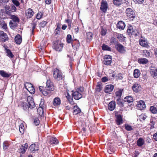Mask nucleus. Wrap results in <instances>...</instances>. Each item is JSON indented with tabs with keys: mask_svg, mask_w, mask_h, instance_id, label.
Returning <instances> with one entry per match:
<instances>
[{
	"mask_svg": "<svg viewBox=\"0 0 157 157\" xmlns=\"http://www.w3.org/2000/svg\"><path fill=\"white\" fill-rule=\"evenodd\" d=\"M127 32L129 36L133 35L135 36H136L140 35V33L138 30L135 27H133L132 26L128 27Z\"/></svg>",
	"mask_w": 157,
	"mask_h": 157,
	"instance_id": "obj_1",
	"label": "nucleus"
},
{
	"mask_svg": "<svg viewBox=\"0 0 157 157\" xmlns=\"http://www.w3.org/2000/svg\"><path fill=\"white\" fill-rule=\"evenodd\" d=\"M71 101L70 102V104H71L72 106H70V108H72L73 110V113L74 114L76 115L78 113H80L81 112V110L77 106V104L75 103H74L72 101L73 99H71Z\"/></svg>",
	"mask_w": 157,
	"mask_h": 157,
	"instance_id": "obj_2",
	"label": "nucleus"
},
{
	"mask_svg": "<svg viewBox=\"0 0 157 157\" xmlns=\"http://www.w3.org/2000/svg\"><path fill=\"white\" fill-rule=\"evenodd\" d=\"M63 44L59 41H55L53 43V47L56 51H61L63 47Z\"/></svg>",
	"mask_w": 157,
	"mask_h": 157,
	"instance_id": "obj_3",
	"label": "nucleus"
},
{
	"mask_svg": "<svg viewBox=\"0 0 157 157\" xmlns=\"http://www.w3.org/2000/svg\"><path fill=\"white\" fill-rule=\"evenodd\" d=\"M127 16L132 20H133L135 17V14L134 11L131 8H128L125 11Z\"/></svg>",
	"mask_w": 157,
	"mask_h": 157,
	"instance_id": "obj_4",
	"label": "nucleus"
},
{
	"mask_svg": "<svg viewBox=\"0 0 157 157\" xmlns=\"http://www.w3.org/2000/svg\"><path fill=\"white\" fill-rule=\"evenodd\" d=\"M53 76L54 78L57 80H60L62 79L63 77L57 68L54 69Z\"/></svg>",
	"mask_w": 157,
	"mask_h": 157,
	"instance_id": "obj_5",
	"label": "nucleus"
},
{
	"mask_svg": "<svg viewBox=\"0 0 157 157\" xmlns=\"http://www.w3.org/2000/svg\"><path fill=\"white\" fill-rule=\"evenodd\" d=\"M26 89L31 94H34L35 90L33 85L31 83L26 82L25 85Z\"/></svg>",
	"mask_w": 157,
	"mask_h": 157,
	"instance_id": "obj_6",
	"label": "nucleus"
},
{
	"mask_svg": "<svg viewBox=\"0 0 157 157\" xmlns=\"http://www.w3.org/2000/svg\"><path fill=\"white\" fill-rule=\"evenodd\" d=\"M27 101L29 104V107L31 109L34 108L35 106V104L34 99L31 96H28L27 98Z\"/></svg>",
	"mask_w": 157,
	"mask_h": 157,
	"instance_id": "obj_7",
	"label": "nucleus"
},
{
	"mask_svg": "<svg viewBox=\"0 0 157 157\" xmlns=\"http://www.w3.org/2000/svg\"><path fill=\"white\" fill-rule=\"evenodd\" d=\"M104 63L107 65H110L112 62L111 56H110L106 55L104 56Z\"/></svg>",
	"mask_w": 157,
	"mask_h": 157,
	"instance_id": "obj_8",
	"label": "nucleus"
},
{
	"mask_svg": "<svg viewBox=\"0 0 157 157\" xmlns=\"http://www.w3.org/2000/svg\"><path fill=\"white\" fill-rule=\"evenodd\" d=\"M140 44L144 47H147L148 46V42L146 39L141 36L139 40Z\"/></svg>",
	"mask_w": 157,
	"mask_h": 157,
	"instance_id": "obj_9",
	"label": "nucleus"
},
{
	"mask_svg": "<svg viewBox=\"0 0 157 157\" xmlns=\"http://www.w3.org/2000/svg\"><path fill=\"white\" fill-rule=\"evenodd\" d=\"M45 88L51 91H53L54 89L52 82L49 80L47 81Z\"/></svg>",
	"mask_w": 157,
	"mask_h": 157,
	"instance_id": "obj_10",
	"label": "nucleus"
},
{
	"mask_svg": "<svg viewBox=\"0 0 157 157\" xmlns=\"http://www.w3.org/2000/svg\"><path fill=\"white\" fill-rule=\"evenodd\" d=\"M136 106L137 108L141 110L143 109L146 107L145 102L142 100H140L138 102Z\"/></svg>",
	"mask_w": 157,
	"mask_h": 157,
	"instance_id": "obj_11",
	"label": "nucleus"
},
{
	"mask_svg": "<svg viewBox=\"0 0 157 157\" xmlns=\"http://www.w3.org/2000/svg\"><path fill=\"white\" fill-rule=\"evenodd\" d=\"M72 95L74 99L77 100H79L82 97L81 94L77 90L72 93Z\"/></svg>",
	"mask_w": 157,
	"mask_h": 157,
	"instance_id": "obj_12",
	"label": "nucleus"
},
{
	"mask_svg": "<svg viewBox=\"0 0 157 157\" xmlns=\"http://www.w3.org/2000/svg\"><path fill=\"white\" fill-rule=\"evenodd\" d=\"M133 91L136 92H138L141 90V87L140 84H135L132 86Z\"/></svg>",
	"mask_w": 157,
	"mask_h": 157,
	"instance_id": "obj_13",
	"label": "nucleus"
},
{
	"mask_svg": "<svg viewBox=\"0 0 157 157\" xmlns=\"http://www.w3.org/2000/svg\"><path fill=\"white\" fill-rule=\"evenodd\" d=\"M25 14L27 18H30L33 15L34 12L31 9L29 8L26 10Z\"/></svg>",
	"mask_w": 157,
	"mask_h": 157,
	"instance_id": "obj_14",
	"label": "nucleus"
},
{
	"mask_svg": "<svg viewBox=\"0 0 157 157\" xmlns=\"http://www.w3.org/2000/svg\"><path fill=\"white\" fill-rule=\"evenodd\" d=\"M108 8L107 3L105 1H103L101 3V6L100 7L101 10L103 12L105 13L106 12Z\"/></svg>",
	"mask_w": 157,
	"mask_h": 157,
	"instance_id": "obj_15",
	"label": "nucleus"
},
{
	"mask_svg": "<svg viewBox=\"0 0 157 157\" xmlns=\"http://www.w3.org/2000/svg\"><path fill=\"white\" fill-rule=\"evenodd\" d=\"M151 75L153 77L157 76V69L154 67H151L150 70Z\"/></svg>",
	"mask_w": 157,
	"mask_h": 157,
	"instance_id": "obj_16",
	"label": "nucleus"
},
{
	"mask_svg": "<svg viewBox=\"0 0 157 157\" xmlns=\"http://www.w3.org/2000/svg\"><path fill=\"white\" fill-rule=\"evenodd\" d=\"M114 88V86L112 85H108L105 88V93H109L112 92Z\"/></svg>",
	"mask_w": 157,
	"mask_h": 157,
	"instance_id": "obj_17",
	"label": "nucleus"
},
{
	"mask_svg": "<svg viewBox=\"0 0 157 157\" xmlns=\"http://www.w3.org/2000/svg\"><path fill=\"white\" fill-rule=\"evenodd\" d=\"M0 35L1 40L3 42H5L8 40V37L6 34L4 33L3 32H1L0 33Z\"/></svg>",
	"mask_w": 157,
	"mask_h": 157,
	"instance_id": "obj_18",
	"label": "nucleus"
},
{
	"mask_svg": "<svg viewBox=\"0 0 157 157\" xmlns=\"http://www.w3.org/2000/svg\"><path fill=\"white\" fill-rule=\"evenodd\" d=\"M116 123L117 125H120L123 123L122 118L120 114L116 115Z\"/></svg>",
	"mask_w": 157,
	"mask_h": 157,
	"instance_id": "obj_19",
	"label": "nucleus"
},
{
	"mask_svg": "<svg viewBox=\"0 0 157 157\" xmlns=\"http://www.w3.org/2000/svg\"><path fill=\"white\" fill-rule=\"evenodd\" d=\"M29 149L32 152L37 151L38 150L37 144H31L29 147Z\"/></svg>",
	"mask_w": 157,
	"mask_h": 157,
	"instance_id": "obj_20",
	"label": "nucleus"
},
{
	"mask_svg": "<svg viewBox=\"0 0 157 157\" xmlns=\"http://www.w3.org/2000/svg\"><path fill=\"white\" fill-rule=\"evenodd\" d=\"M116 104L115 101H112L110 102L108 105V108L110 111L113 110L115 107Z\"/></svg>",
	"mask_w": 157,
	"mask_h": 157,
	"instance_id": "obj_21",
	"label": "nucleus"
},
{
	"mask_svg": "<svg viewBox=\"0 0 157 157\" xmlns=\"http://www.w3.org/2000/svg\"><path fill=\"white\" fill-rule=\"evenodd\" d=\"M117 49L118 51L121 53L125 52V50L124 47L121 44H118L117 45Z\"/></svg>",
	"mask_w": 157,
	"mask_h": 157,
	"instance_id": "obj_22",
	"label": "nucleus"
},
{
	"mask_svg": "<svg viewBox=\"0 0 157 157\" xmlns=\"http://www.w3.org/2000/svg\"><path fill=\"white\" fill-rule=\"evenodd\" d=\"M124 23L122 21H119L117 24V28L120 30H123L125 27Z\"/></svg>",
	"mask_w": 157,
	"mask_h": 157,
	"instance_id": "obj_23",
	"label": "nucleus"
},
{
	"mask_svg": "<svg viewBox=\"0 0 157 157\" xmlns=\"http://www.w3.org/2000/svg\"><path fill=\"white\" fill-rule=\"evenodd\" d=\"M0 75L3 77L8 78L10 76V74L8 73L3 70L0 71Z\"/></svg>",
	"mask_w": 157,
	"mask_h": 157,
	"instance_id": "obj_24",
	"label": "nucleus"
},
{
	"mask_svg": "<svg viewBox=\"0 0 157 157\" xmlns=\"http://www.w3.org/2000/svg\"><path fill=\"white\" fill-rule=\"evenodd\" d=\"M15 40L17 44H20L22 41V38L20 35H17L15 38Z\"/></svg>",
	"mask_w": 157,
	"mask_h": 157,
	"instance_id": "obj_25",
	"label": "nucleus"
},
{
	"mask_svg": "<svg viewBox=\"0 0 157 157\" xmlns=\"http://www.w3.org/2000/svg\"><path fill=\"white\" fill-rule=\"evenodd\" d=\"M124 102H127L128 103L132 102L133 101V98L131 96H129L125 97L124 99Z\"/></svg>",
	"mask_w": 157,
	"mask_h": 157,
	"instance_id": "obj_26",
	"label": "nucleus"
},
{
	"mask_svg": "<svg viewBox=\"0 0 157 157\" xmlns=\"http://www.w3.org/2000/svg\"><path fill=\"white\" fill-rule=\"evenodd\" d=\"M144 141L143 139L140 138L137 141V144L139 147L142 146L144 144Z\"/></svg>",
	"mask_w": 157,
	"mask_h": 157,
	"instance_id": "obj_27",
	"label": "nucleus"
},
{
	"mask_svg": "<svg viewBox=\"0 0 157 157\" xmlns=\"http://www.w3.org/2000/svg\"><path fill=\"white\" fill-rule=\"evenodd\" d=\"M138 62L140 63H142L143 64H146L148 62V60L144 58H141L139 59Z\"/></svg>",
	"mask_w": 157,
	"mask_h": 157,
	"instance_id": "obj_28",
	"label": "nucleus"
},
{
	"mask_svg": "<svg viewBox=\"0 0 157 157\" xmlns=\"http://www.w3.org/2000/svg\"><path fill=\"white\" fill-rule=\"evenodd\" d=\"M0 25L2 26V28L3 29H7V24L2 19L0 20Z\"/></svg>",
	"mask_w": 157,
	"mask_h": 157,
	"instance_id": "obj_29",
	"label": "nucleus"
},
{
	"mask_svg": "<svg viewBox=\"0 0 157 157\" xmlns=\"http://www.w3.org/2000/svg\"><path fill=\"white\" fill-rule=\"evenodd\" d=\"M10 18L12 20L11 21L19 22V19L17 16L14 15H10Z\"/></svg>",
	"mask_w": 157,
	"mask_h": 157,
	"instance_id": "obj_30",
	"label": "nucleus"
},
{
	"mask_svg": "<svg viewBox=\"0 0 157 157\" xmlns=\"http://www.w3.org/2000/svg\"><path fill=\"white\" fill-rule=\"evenodd\" d=\"M21 106L22 108L25 111H27L29 107L27 103L26 102H22L21 104Z\"/></svg>",
	"mask_w": 157,
	"mask_h": 157,
	"instance_id": "obj_31",
	"label": "nucleus"
},
{
	"mask_svg": "<svg viewBox=\"0 0 157 157\" xmlns=\"http://www.w3.org/2000/svg\"><path fill=\"white\" fill-rule=\"evenodd\" d=\"M51 91L45 87V89L42 92V93L44 96H49Z\"/></svg>",
	"mask_w": 157,
	"mask_h": 157,
	"instance_id": "obj_32",
	"label": "nucleus"
},
{
	"mask_svg": "<svg viewBox=\"0 0 157 157\" xmlns=\"http://www.w3.org/2000/svg\"><path fill=\"white\" fill-rule=\"evenodd\" d=\"M114 4L116 6H119L123 3L122 0H113Z\"/></svg>",
	"mask_w": 157,
	"mask_h": 157,
	"instance_id": "obj_33",
	"label": "nucleus"
},
{
	"mask_svg": "<svg viewBox=\"0 0 157 157\" xmlns=\"http://www.w3.org/2000/svg\"><path fill=\"white\" fill-rule=\"evenodd\" d=\"M61 103L60 99L59 98H55L53 101V104L54 105L56 106L59 105Z\"/></svg>",
	"mask_w": 157,
	"mask_h": 157,
	"instance_id": "obj_34",
	"label": "nucleus"
},
{
	"mask_svg": "<svg viewBox=\"0 0 157 157\" xmlns=\"http://www.w3.org/2000/svg\"><path fill=\"white\" fill-rule=\"evenodd\" d=\"M140 73L139 70L136 69L134 70L133 72V75L134 78H138L140 75Z\"/></svg>",
	"mask_w": 157,
	"mask_h": 157,
	"instance_id": "obj_35",
	"label": "nucleus"
},
{
	"mask_svg": "<svg viewBox=\"0 0 157 157\" xmlns=\"http://www.w3.org/2000/svg\"><path fill=\"white\" fill-rule=\"evenodd\" d=\"M50 142L51 144H57L58 143V141L56 138L52 137L50 138Z\"/></svg>",
	"mask_w": 157,
	"mask_h": 157,
	"instance_id": "obj_36",
	"label": "nucleus"
},
{
	"mask_svg": "<svg viewBox=\"0 0 157 157\" xmlns=\"http://www.w3.org/2000/svg\"><path fill=\"white\" fill-rule=\"evenodd\" d=\"M16 22H17L10 21L9 23L10 26V28L13 29L17 27V24Z\"/></svg>",
	"mask_w": 157,
	"mask_h": 157,
	"instance_id": "obj_37",
	"label": "nucleus"
},
{
	"mask_svg": "<svg viewBox=\"0 0 157 157\" xmlns=\"http://www.w3.org/2000/svg\"><path fill=\"white\" fill-rule=\"evenodd\" d=\"M6 53H7V56L9 58H12L13 57L14 55H13L11 51L8 49L6 48Z\"/></svg>",
	"mask_w": 157,
	"mask_h": 157,
	"instance_id": "obj_38",
	"label": "nucleus"
},
{
	"mask_svg": "<svg viewBox=\"0 0 157 157\" xmlns=\"http://www.w3.org/2000/svg\"><path fill=\"white\" fill-rule=\"evenodd\" d=\"M36 19H35L34 20V21L33 23L32 24V33L33 34L34 30L36 28V27L37 24V20L36 21Z\"/></svg>",
	"mask_w": 157,
	"mask_h": 157,
	"instance_id": "obj_39",
	"label": "nucleus"
},
{
	"mask_svg": "<svg viewBox=\"0 0 157 157\" xmlns=\"http://www.w3.org/2000/svg\"><path fill=\"white\" fill-rule=\"evenodd\" d=\"M5 10L6 14H10L12 13L10 7L8 6H6L5 7Z\"/></svg>",
	"mask_w": 157,
	"mask_h": 157,
	"instance_id": "obj_40",
	"label": "nucleus"
},
{
	"mask_svg": "<svg viewBox=\"0 0 157 157\" xmlns=\"http://www.w3.org/2000/svg\"><path fill=\"white\" fill-rule=\"evenodd\" d=\"M123 89H120L119 90L117 91L116 93V96L117 97V98H120L121 97Z\"/></svg>",
	"mask_w": 157,
	"mask_h": 157,
	"instance_id": "obj_41",
	"label": "nucleus"
},
{
	"mask_svg": "<svg viewBox=\"0 0 157 157\" xmlns=\"http://www.w3.org/2000/svg\"><path fill=\"white\" fill-rule=\"evenodd\" d=\"M143 54L146 57H150L151 55V52L147 50H144L143 51Z\"/></svg>",
	"mask_w": 157,
	"mask_h": 157,
	"instance_id": "obj_42",
	"label": "nucleus"
},
{
	"mask_svg": "<svg viewBox=\"0 0 157 157\" xmlns=\"http://www.w3.org/2000/svg\"><path fill=\"white\" fill-rule=\"evenodd\" d=\"M150 110L151 113H157V109L154 105L153 106L150 107Z\"/></svg>",
	"mask_w": 157,
	"mask_h": 157,
	"instance_id": "obj_43",
	"label": "nucleus"
},
{
	"mask_svg": "<svg viewBox=\"0 0 157 157\" xmlns=\"http://www.w3.org/2000/svg\"><path fill=\"white\" fill-rule=\"evenodd\" d=\"M102 49L104 50L110 51V48L108 46L103 44L102 46Z\"/></svg>",
	"mask_w": 157,
	"mask_h": 157,
	"instance_id": "obj_44",
	"label": "nucleus"
},
{
	"mask_svg": "<svg viewBox=\"0 0 157 157\" xmlns=\"http://www.w3.org/2000/svg\"><path fill=\"white\" fill-rule=\"evenodd\" d=\"M60 26L59 25H57V27L55 30V33L56 34H59L60 32Z\"/></svg>",
	"mask_w": 157,
	"mask_h": 157,
	"instance_id": "obj_45",
	"label": "nucleus"
},
{
	"mask_svg": "<svg viewBox=\"0 0 157 157\" xmlns=\"http://www.w3.org/2000/svg\"><path fill=\"white\" fill-rule=\"evenodd\" d=\"M19 131L21 133H23L24 131V127L22 123L21 124L19 125Z\"/></svg>",
	"mask_w": 157,
	"mask_h": 157,
	"instance_id": "obj_46",
	"label": "nucleus"
},
{
	"mask_svg": "<svg viewBox=\"0 0 157 157\" xmlns=\"http://www.w3.org/2000/svg\"><path fill=\"white\" fill-rule=\"evenodd\" d=\"M117 38L121 40H125V37L123 36L122 34H117Z\"/></svg>",
	"mask_w": 157,
	"mask_h": 157,
	"instance_id": "obj_47",
	"label": "nucleus"
},
{
	"mask_svg": "<svg viewBox=\"0 0 157 157\" xmlns=\"http://www.w3.org/2000/svg\"><path fill=\"white\" fill-rule=\"evenodd\" d=\"M125 129L128 131H130L133 129V128L132 126L128 124H125Z\"/></svg>",
	"mask_w": 157,
	"mask_h": 157,
	"instance_id": "obj_48",
	"label": "nucleus"
},
{
	"mask_svg": "<svg viewBox=\"0 0 157 157\" xmlns=\"http://www.w3.org/2000/svg\"><path fill=\"white\" fill-rule=\"evenodd\" d=\"M44 108L39 107L37 109V112L39 115L42 116L43 114Z\"/></svg>",
	"mask_w": 157,
	"mask_h": 157,
	"instance_id": "obj_49",
	"label": "nucleus"
},
{
	"mask_svg": "<svg viewBox=\"0 0 157 157\" xmlns=\"http://www.w3.org/2000/svg\"><path fill=\"white\" fill-rule=\"evenodd\" d=\"M9 144L8 142L6 141H5L3 143V148L4 150H6L7 149L8 147Z\"/></svg>",
	"mask_w": 157,
	"mask_h": 157,
	"instance_id": "obj_50",
	"label": "nucleus"
},
{
	"mask_svg": "<svg viewBox=\"0 0 157 157\" xmlns=\"http://www.w3.org/2000/svg\"><path fill=\"white\" fill-rule=\"evenodd\" d=\"M93 34L91 32H88L87 33V37L88 40L90 41L92 37Z\"/></svg>",
	"mask_w": 157,
	"mask_h": 157,
	"instance_id": "obj_51",
	"label": "nucleus"
},
{
	"mask_svg": "<svg viewBox=\"0 0 157 157\" xmlns=\"http://www.w3.org/2000/svg\"><path fill=\"white\" fill-rule=\"evenodd\" d=\"M102 89V86L99 83L97 84L96 90L98 92H100Z\"/></svg>",
	"mask_w": 157,
	"mask_h": 157,
	"instance_id": "obj_52",
	"label": "nucleus"
},
{
	"mask_svg": "<svg viewBox=\"0 0 157 157\" xmlns=\"http://www.w3.org/2000/svg\"><path fill=\"white\" fill-rule=\"evenodd\" d=\"M47 22L46 21H43L40 23L39 24V26L40 27L44 28L46 25Z\"/></svg>",
	"mask_w": 157,
	"mask_h": 157,
	"instance_id": "obj_53",
	"label": "nucleus"
},
{
	"mask_svg": "<svg viewBox=\"0 0 157 157\" xmlns=\"http://www.w3.org/2000/svg\"><path fill=\"white\" fill-rule=\"evenodd\" d=\"M26 150L27 149H25L23 147H22L21 146L19 150V151L20 153H21L22 154L24 153Z\"/></svg>",
	"mask_w": 157,
	"mask_h": 157,
	"instance_id": "obj_54",
	"label": "nucleus"
},
{
	"mask_svg": "<svg viewBox=\"0 0 157 157\" xmlns=\"http://www.w3.org/2000/svg\"><path fill=\"white\" fill-rule=\"evenodd\" d=\"M42 14L41 13H38L36 16V21L37 20V19H40L42 17Z\"/></svg>",
	"mask_w": 157,
	"mask_h": 157,
	"instance_id": "obj_55",
	"label": "nucleus"
},
{
	"mask_svg": "<svg viewBox=\"0 0 157 157\" xmlns=\"http://www.w3.org/2000/svg\"><path fill=\"white\" fill-rule=\"evenodd\" d=\"M12 2L17 6H18L20 5L19 2L17 0H13Z\"/></svg>",
	"mask_w": 157,
	"mask_h": 157,
	"instance_id": "obj_56",
	"label": "nucleus"
},
{
	"mask_svg": "<svg viewBox=\"0 0 157 157\" xmlns=\"http://www.w3.org/2000/svg\"><path fill=\"white\" fill-rule=\"evenodd\" d=\"M140 117L141 119H142L143 120H144L146 119L147 116L145 114H143L140 116Z\"/></svg>",
	"mask_w": 157,
	"mask_h": 157,
	"instance_id": "obj_57",
	"label": "nucleus"
},
{
	"mask_svg": "<svg viewBox=\"0 0 157 157\" xmlns=\"http://www.w3.org/2000/svg\"><path fill=\"white\" fill-rule=\"evenodd\" d=\"M10 8L12 12H14L16 11L17 10L16 7L14 5L12 6L11 7H10Z\"/></svg>",
	"mask_w": 157,
	"mask_h": 157,
	"instance_id": "obj_58",
	"label": "nucleus"
},
{
	"mask_svg": "<svg viewBox=\"0 0 157 157\" xmlns=\"http://www.w3.org/2000/svg\"><path fill=\"white\" fill-rule=\"evenodd\" d=\"M77 91H78L79 93L81 94L84 91V88L83 87H81L79 88H78L77 90Z\"/></svg>",
	"mask_w": 157,
	"mask_h": 157,
	"instance_id": "obj_59",
	"label": "nucleus"
},
{
	"mask_svg": "<svg viewBox=\"0 0 157 157\" xmlns=\"http://www.w3.org/2000/svg\"><path fill=\"white\" fill-rule=\"evenodd\" d=\"M136 3L141 4H142L144 1V0H133Z\"/></svg>",
	"mask_w": 157,
	"mask_h": 157,
	"instance_id": "obj_60",
	"label": "nucleus"
},
{
	"mask_svg": "<svg viewBox=\"0 0 157 157\" xmlns=\"http://www.w3.org/2000/svg\"><path fill=\"white\" fill-rule=\"evenodd\" d=\"M117 104L119 105H123V103H122V102L120 100V98H117Z\"/></svg>",
	"mask_w": 157,
	"mask_h": 157,
	"instance_id": "obj_61",
	"label": "nucleus"
},
{
	"mask_svg": "<svg viewBox=\"0 0 157 157\" xmlns=\"http://www.w3.org/2000/svg\"><path fill=\"white\" fill-rule=\"evenodd\" d=\"M39 121L37 119H35L34 120V123L36 125H37L39 124Z\"/></svg>",
	"mask_w": 157,
	"mask_h": 157,
	"instance_id": "obj_62",
	"label": "nucleus"
},
{
	"mask_svg": "<svg viewBox=\"0 0 157 157\" xmlns=\"http://www.w3.org/2000/svg\"><path fill=\"white\" fill-rule=\"evenodd\" d=\"M101 34L102 35H105L106 34V31L103 29H101Z\"/></svg>",
	"mask_w": 157,
	"mask_h": 157,
	"instance_id": "obj_63",
	"label": "nucleus"
},
{
	"mask_svg": "<svg viewBox=\"0 0 157 157\" xmlns=\"http://www.w3.org/2000/svg\"><path fill=\"white\" fill-rule=\"evenodd\" d=\"M111 42L113 43H116V39L114 37H113L111 38Z\"/></svg>",
	"mask_w": 157,
	"mask_h": 157,
	"instance_id": "obj_64",
	"label": "nucleus"
}]
</instances>
